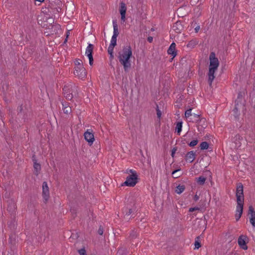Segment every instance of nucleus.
Wrapping results in <instances>:
<instances>
[{
  "label": "nucleus",
  "instance_id": "f257e3e1",
  "mask_svg": "<svg viewBox=\"0 0 255 255\" xmlns=\"http://www.w3.org/2000/svg\"><path fill=\"white\" fill-rule=\"evenodd\" d=\"M118 59L121 64L124 67L125 72H128L131 68L130 58L132 56V49L130 45H126L119 53Z\"/></svg>",
  "mask_w": 255,
  "mask_h": 255
},
{
  "label": "nucleus",
  "instance_id": "f03ea898",
  "mask_svg": "<svg viewBox=\"0 0 255 255\" xmlns=\"http://www.w3.org/2000/svg\"><path fill=\"white\" fill-rule=\"evenodd\" d=\"M63 94L66 99L71 100L74 97L78 96V87L70 83L64 86L63 88Z\"/></svg>",
  "mask_w": 255,
  "mask_h": 255
},
{
  "label": "nucleus",
  "instance_id": "7ed1b4c3",
  "mask_svg": "<svg viewBox=\"0 0 255 255\" xmlns=\"http://www.w3.org/2000/svg\"><path fill=\"white\" fill-rule=\"evenodd\" d=\"M47 5L52 13V16H55L61 11L62 2L60 0H50Z\"/></svg>",
  "mask_w": 255,
  "mask_h": 255
},
{
  "label": "nucleus",
  "instance_id": "20e7f679",
  "mask_svg": "<svg viewBox=\"0 0 255 255\" xmlns=\"http://www.w3.org/2000/svg\"><path fill=\"white\" fill-rule=\"evenodd\" d=\"M245 107L244 101L243 99V93L240 92L238 93V98L235 101V107L234 109L235 114L237 116L239 115V111L243 109Z\"/></svg>",
  "mask_w": 255,
  "mask_h": 255
},
{
  "label": "nucleus",
  "instance_id": "39448f33",
  "mask_svg": "<svg viewBox=\"0 0 255 255\" xmlns=\"http://www.w3.org/2000/svg\"><path fill=\"white\" fill-rule=\"evenodd\" d=\"M138 176L137 173H132L126 178V180L122 184L129 187H134L137 183Z\"/></svg>",
  "mask_w": 255,
  "mask_h": 255
},
{
  "label": "nucleus",
  "instance_id": "423d86ee",
  "mask_svg": "<svg viewBox=\"0 0 255 255\" xmlns=\"http://www.w3.org/2000/svg\"><path fill=\"white\" fill-rule=\"evenodd\" d=\"M236 197L237 203L244 204V195L243 185L241 183L238 184L236 190Z\"/></svg>",
  "mask_w": 255,
  "mask_h": 255
},
{
  "label": "nucleus",
  "instance_id": "0eeeda50",
  "mask_svg": "<svg viewBox=\"0 0 255 255\" xmlns=\"http://www.w3.org/2000/svg\"><path fill=\"white\" fill-rule=\"evenodd\" d=\"M74 74L78 77L79 79H84L87 76V72L86 69L83 66H76Z\"/></svg>",
  "mask_w": 255,
  "mask_h": 255
},
{
  "label": "nucleus",
  "instance_id": "6e6552de",
  "mask_svg": "<svg viewBox=\"0 0 255 255\" xmlns=\"http://www.w3.org/2000/svg\"><path fill=\"white\" fill-rule=\"evenodd\" d=\"M210 65L209 67H213L218 68L219 65V61L218 59L216 57L215 53L213 52H211L209 56Z\"/></svg>",
  "mask_w": 255,
  "mask_h": 255
},
{
  "label": "nucleus",
  "instance_id": "1a4fd4ad",
  "mask_svg": "<svg viewBox=\"0 0 255 255\" xmlns=\"http://www.w3.org/2000/svg\"><path fill=\"white\" fill-rule=\"evenodd\" d=\"M93 48L94 46L92 44H89L88 45L86 51V54H87V56L88 57L89 60V64L91 66H92L93 64Z\"/></svg>",
  "mask_w": 255,
  "mask_h": 255
},
{
  "label": "nucleus",
  "instance_id": "9d476101",
  "mask_svg": "<svg viewBox=\"0 0 255 255\" xmlns=\"http://www.w3.org/2000/svg\"><path fill=\"white\" fill-rule=\"evenodd\" d=\"M42 196L44 203H46L49 198V191L47 183L45 181L42 184Z\"/></svg>",
  "mask_w": 255,
  "mask_h": 255
},
{
  "label": "nucleus",
  "instance_id": "9b49d317",
  "mask_svg": "<svg viewBox=\"0 0 255 255\" xmlns=\"http://www.w3.org/2000/svg\"><path fill=\"white\" fill-rule=\"evenodd\" d=\"M247 239L246 236L241 235L240 236L238 240V243L240 248L244 250H247L248 248L247 245L246 240Z\"/></svg>",
  "mask_w": 255,
  "mask_h": 255
},
{
  "label": "nucleus",
  "instance_id": "f8f14e48",
  "mask_svg": "<svg viewBox=\"0 0 255 255\" xmlns=\"http://www.w3.org/2000/svg\"><path fill=\"white\" fill-rule=\"evenodd\" d=\"M218 68L209 67L208 76V83L210 86L212 85V82L215 78L214 74Z\"/></svg>",
  "mask_w": 255,
  "mask_h": 255
},
{
  "label": "nucleus",
  "instance_id": "ddd939ff",
  "mask_svg": "<svg viewBox=\"0 0 255 255\" xmlns=\"http://www.w3.org/2000/svg\"><path fill=\"white\" fill-rule=\"evenodd\" d=\"M244 203H237L235 218L236 221H238L241 217L243 212Z\"/></svg>",
  "mask_w": 255,
  "mask_h": 255
},
{
  "label": "nucleus",
  "instance_id": "4468645a",
  "mask_svg": "<svg viewBox=\"0 0 255 255\" xmlns=\"http://www.w3.org/2000/svg\"><path fill=\"white\" fill-rule=\"evenodd\" d=\"M84 136L85 140L88 142L89 144L91 145L95 140L94 134L92 132H90L87 130L85 132Z\"/></svg>",
  "mask_w": 255,
  "mask_h": 255
},
{
  "label": "nucleus",
  "instance_id": "2eb2a0df",
  "mask_svg": "<svg viewBox=\"0 0 255 255\" xmlns=\"http://www.w3.org/2000/svg\"><path fill=\"white\" fill-rule=\"evenodd\" d=\"M7 211L10 213H13L16 209V205L13 199H10L7 201Z\"/></svg>",
  "mask_w": 255,
  "mask_h": 255
},
{
  "label": "nucleus",
  "instance_id": "dca6fc26",
  "mask_svg": "<svg viewBox=\"0 0 255 255\" xmlns=\"http://www.w3.org/2000/svg\"><path fill=\"white\" fill-rule=\"evenodd\" d=\"M120 4L121 6L120 9V12L121 15V20L123 21H125L126 19L127 6L126 5V4L123 1L121 2Z\"/></svg>",
  "mask_w": 255,
  "mask_h": 255
},
{
  "label": "nucleus",
  "instance_id": "f3484780",
  "mask_svg": "<svg viewBox=\"0 0 255 255\" xmlns=\"http://www.w3.org/2000/svg\"><path fill=\"white\" fill-rule=\"evenodd\" d=\"M173 30L177 33H180L183 29V26L180 21H177L172 26Z\"/></svg>",
  "mask_w": 255,
  "mask_h": 255
},
{
  "label": "nucleus",
  "instance_id": "a211bd4d",
  "mask_svg": "<svg viewBox=\"0 0 255 255\" xmlns=\"http://www.w3.org/2000/svg\"><path fill=\"white\" fill-rule=\"evenodd\" d=\"M176 44L174 42H173L171 44L170 47H169L167 53L168 54L172 56V59L174 58L177 55V51L176 50Z\"/></svg>",
  "mask_w": 255,
  "mask_h": 255
},
{
  "label": "nucleus",
  "instance_id": "6ab92c4d",
  "mask_svg": "<svg viewBox=\"0 0 255 255\" xmlns=\"http://www.w3.org/2000/svg\"><path fill=\"white\" fill-rule=\"evenodd\" d=\"M197 123V127L199 130H201L203 128H205L207 127V122L205 118H201Z\"/></svg>",
  "mask_w": 255,
  "mask_h": 255
},
{
  "label": "nucleus",
  "instance_id": "aec40b11",
  "mask_svg": "<svg viewBox=\"0 0 255 255\" xmlns=\"http://www.w3.org/2000/svg\"><path fill=\"white\" fill-rule=\"evenodd\" d=\"M195 152L193 151L188 152L185 155V160L190 163L192 162L195 158Z\"/></svg>",
  "mask_w": 255,
  "mask_h": 255
},
{
  "label": "nucleus",
  "instance_id": "412c9836",
  "mask_svg": "<svg viewBox=\"0 0 255 255\" xmlns=\"http://www.w3.org/2000/svg\"><path fill=\"white\" fill-rule=\"evenodd\" d=\"M62 104L64 113L66 115L70 114L72 112L71 108L66 103L64 104L62 102Z\"/></svg>",
  "mask_w": 255,
  "mask_h": 255
},
{
  "label": "nucleus",
  "instance_id": "4be33fe9",
  "mask_svg": "<svg viewBox=\"0 0 255 255\" xmlns=\"http://www.w3.org/2000/svg\"><path fill=\"white\" fill-rule=\"evenodd\" d=\"M177 13L178 17H183L186 15L187 10L184 7H180L177 10Z\"/></svg>",
  "mask_w": 255,
  "mask_h": 255
},
{
  "label": "nucleus",
  "instance_id": "5701e85b",
  "mask_svg": "<svg viewBox=\"0 0 255 255\" xmlns=\"http://www.w3.org/2000/svg\"><path fill=\"white\" fill-rule=\"evenodd\" d=\"M113 27H114V34H113V36L117 37V36L119 34V32L118 31V26L117 24V20H113Z\"/></svg>",
  "mask_w": 255,
  "mask_h": 255
},
{
  "label": "nucleus",
  "instance_id": "b1692460",
  "mask_svg": "<svg viewBox=\"0 0 255 255\" xmlns=\"http://www.w3.org/2000/svg\"><path fill=\"white\" fill-rule=\"evenodd\" d=\"M185 189V186L183 184L182 185H178L175 189V192L178 194H180L182 193L184 190Z\"/></svg>",
  "mask_w": 255,
  "mask_h": 255
},
{
  "label": "nucleus",
  "instance_id": "393cba45",
  "mask_svg": "<svg viewBox=\"0 0 255 255\" xmlns=\"http://www.w3.org/2000/svg\"><path fill=\"white\" fill-rule=\"evenodd\" d=\"M33 167L34 169V174L36 175H38L39 173V171L41 170V165L37 162H35V163H33Z\"/></svg>",
  "mask_w": 255,
  "mask_h": 255
},
{
  "label": "nucleus",
  "instance_id": "a878e982",
  "mask_svg": "<svg viewBox=\"0 0 255 255\" xmlns=\"http://www.w3.org/2000/svg\"><path fill=\"white\" fill-rule=\"evenodd\" d=\"M200 116L199 115L193 114L190 118L189 121L192 122H197L201 118Z\"/></svg>",
  "mask_w": 255,
  "mask_h": 255
},
{
  "label": "nucleus",
  "instance_id": "bb28decb",
  "mask_svg": "<svg viewBox=\"0 0 255 255\" xmlns=\"http://www.w3.org/2000/svg\"><path fill=\"white\" fill-rule=\"evenodd\" d=\"M42 12L44 13L45 14H46L47 15L49 16V17L51 16H52V13L51 12L47 4H46V5L44 7H42Z\"/></svg>",
  "mask_w": 255,
  "mask_h": 255
},
{
  "label": "nucleus",
  "instance_id": "cd10ccee",
  "mask_svg": "<svg viewBox=\"0 0 255 255\" xmlns=\"http://www.w3.org/2000/svg\"><path fill=\"white\" fill-rule=\"evenodd\" d=\"M206 180V178L203 176H200L198 178H196L197 183L200 185H203L205 184Z\"/></svg>",
  "mask_w": 255,
  "mask_h": 255
},
{
  "label": "nucleus",
  "instance_id": "c85d7f7f",
  "mask_svg": "<svg viewBox=\"0 0 255 255\" xmlns=\"http://www.w3.org/2000/svg\"><path fill=\"white\" fill-rule=\"evenodd\" d=\"M248 215H250L249 218H255V211L252 205L249 207Z\"/></svg>",
  "mask_w": 255,
  "mask_h": 255
},
{
  "label": "nucleus",
  "instance_id": "c756f323",
  "mask_svg": "<svg viewBox=\"0 0 255 255\" xmlns=\"http://www.w3.org/2000/svg\"><path fill=\"white\" fill-rule=\"evenodd\" d=\"M127 250L126 248H121L118 250L116 255H127Z\"/></svg>",
  "mask_w": 255,
  "mask_h": 255
},
{
  "label": "nucleus",
  "instance_id": "7c9ffc66",
  "mask_svg": "<svg viewBox=\"0 0 255 255\" xmlns=\"http://www.w3.org/2000/svg\"><path fill=\"white\" fill-rule=\"evenodd\" d=\"M182 122H179L177 123L176 127V130L177 131V132L178 134H180L181 130H182Z\"/></svg>",
  "mask_w": 255,
  "mask_h": 255
},
{
  "label": "nucleus",
  "instance_id": "2f4dec72",
  "mask_svg": "<svg viewBox=\"0 0 255 255\" xmlns=\"http://www.w3.org/2000/svg\"><path fill=\"white\" fill-rule=\"evenodd\" d=\"M137 237V234L136 233V231H135L134 230H133L131 231V233L129 234V239L130 240H132Z\"/></svg>",
  "mask_w": 255,
  "mask_h": 255
},
{
  "label": "nucleus",
  "instance_id": "473e14b6",
  "mask_svg": "<svg viewBox=\"0 0 255 255\" xmlns=\"http://www.w3.org/2000/svg\"><path fill=\"white\" fill-rule=\"evenodd\" d=\"M198 44V42L195 40H192L189 42L187 46L190 48L194 47Z\"/></svg>",
  "mask_w": 255,
  "mask_h": 255
},
{
  "label": "nucleus",
  "instance_id": "72a5a7b5",
  "mask_svg": "<svg viewBox=\"0 0 255 255\" xmlns=\"http://www.w3.org/2000/svg\"><path fill=\"white\" fill-rule=\"evenodd\" d=\"M200 147L201 150L207 149L209 147V143L206 141L202 142L200 143Z\"/></svg>",
  "mask_w": 255,
  "mask_h": 255
},
{
  "label": "nucleus",
  "instance_id": "f704fd0d",
  "mask_svg": "<svg viewBox=\"0 0 255 255\" xmlns=\"http://www.w3.org/2000/svg\"><path fill=\"white\" fill-rule=\"evenodd\" d=\"M200 237L198 236L196 238V240L194 243L195 249H198L201 247V243L199 242Z\"/></svg>",
  "mask_w": 255,
  "mask_h": 255
},
{
  "label": "nucleus",
  "instance_id": "c9c22d12",
  "mask_svg": "<svg viewBox=\"0 0 255 255\" xmlns=\"http://www.w3.org/2000/svg\"><path fill=\"white\" fill-rule=\"evenodd\" d=\"M179 171H180V169H176L172 171V175L174 178H177L181 176V174L176 173Z\"/></svg>",
  "mask_w": 255,
  "mask_h": 255
},
{
  "label": "nucleus",
  "instance_id": "e433bc0d",
  "mask_svg": "<svg viewBox=\"0 0 255 255\" xmlns=\"http://www.w3.org/2000/svg\"><path fill=\"white\" fill-rule=\"evenodd\" d=\"M117 45V37L112 36L110 45L115 46Z\"/></svg>",
  "mask_w": 255,
  "mask_h": 255
},
{
  "label": "nucleus",
  "instance_id": "4c0bfd02",
  "mask_svg": "<svg viewBox=\"0 0 255 255\" xmlns=\"http://www.w3.org/2000/svg\"><path fill=\"white\" fill-rule=\"evenodd\" d=\"M75 64L76 66H83L82 60L80 59H75Z\"/></svg>",
  "mask_w": 255,
  "mask_h": 255
},
{
  "label": "nucleus",
  "instance_id": "58836bf2",
  "mask_svg": "<svg viewBox=\"0 0 255 255\" xmlns=\"http://www.w3.org/2000/svg\"><path fill=\"white\" fill-rule=\"evenodd\" d=\"M192 109H190L186 111L185 113V116L186 118H189L192 116V114L191 113Z\"/></svg>",
  "mask_w": 255,
  "mask_h": 255
},
{
  "label": "nucleus",
  "instance_id": "ea45409f",
  "mask_svg": "<svg viewBox=\"0 0 255 255\" xmlns=\"http://www.w3.org/2000/svg\"><path fill=\"white\" fill-rule=\"evenodd\" d=\"M156 114H157V118L159 119H160V118H161V112L159 109L158 106L157 105L156 106Z\"/></svg>",
  "mask_w": 255,
  "mask_h": 255
},
{
  "label": "nucleus",
  "instance_id": "a19ab883",
  "mask_svg": "<svg viewBox=\"0 0 255 255\" xmlns=\"http://www.w3.org/2000/svg\"><path fill=\"white\" fill-rule=\"evenodd\" d=\"M198 143V140L196 139V140H193L192 141H191L189 144L188 145L191 146V147H193V146H195Z\"/></svg>",
  "mask_w": 255,
  "mask_h": 255
},
{
  "label": "nucleus",
  "instance_id": "79ce46f5",
  "mask_svg": "<svg viewBox=\"0 0 255 255\" xmlns=\"http://www.w3.org/2000/svg\"><path fill=\"white\" fill-rule=\"evenodd\" d=\"M78 253L80 255H87L86 252L84 248L79 250Z\"/></svg>",
  "mask_w": 255,
  "mask_h": 255
},
{
  "label": "nucleus",
  "instance_id": "37998d69",
  "mask_svg": "<svg viewBox=\"0 0 255 255\" xmlns=\"http://www.w3.org/2000/svg\"><path fill=\"white\" fill-rule=\"evenodd\" d=\"M115 46L109 45L108 49V52L109 54L113 53L114 48Z\"/></svg>",
  "mask_w": 255,
  "mask_h": 255
},
{
  "label": "nucleus",
  "instance_id": "c03bdc74",
  "mask_svg": "<svg viewBox=\"0 0 255 255\" xmlns=\"http://www.w3.org/2000/svg\"><path fill=\"white\" fill-rule=\"evenodd\" d=\"M98 233L100 235H102L104 233V229L102 226L99 227V228L98 231Z\"/></svg>",
  "mask_w": 255,
  "mask_h": 255
},
{
  "label": "nucleus",
  "instance_id": "a18cd8bd",
  "mask_svg": "<svg viewBox=\"0 0 255 255\" xmlns=\"http://www.w3.org/2000/svg\"><path fill=\"white\" fill-rule=\"evenodd\" d=\"M249 218L251 224L254 227H255V217Z\"/></svg>",
  "mask_w": 255,
  "mask_h": 255
},
{
  "label": "nucleus",
  "instance_id": "49530a36",
  "mask_svg": "<svg viewBox=\"0 0 255 255\" xmlns=\"http://www.w3.org/2000/svg\"><path fill=\"white\" fill-rule=\"evenodd\" d=\"M132 212L133 210L132 209H128V212L126 213L125 216L128 217Z\"/></svg>",
  "mask_w": 255,
  "mask_h": 255
},
{
  "label": "nucleus",
  "instance_id": "de8ad7c7",
  "mask_svg": "<svg viewBox=\"0 0 255 255\" xmlns=\"http://www.w3.org/2000/svg\"><path fill=\"white\" fill-rule=\"evenodd\" d=\"M200 208L198 207H194V208H189V212H192L196 210H199Z\"/></svg>",
  "mask_w": 255,
  "mask_h": 255
},
{
  "label": "nucleus",
  "instance_id": "09e8293b",
  "mask_svg": "<svg viewBox=\"0 0 255 255\" xmlns=\"http://www.w3.org/2000/svg\"><path fill=\"white\" fill-rule=\"evenodd\" d=\"M177 150V147H174L172 149V152H171V156L172 157H174V154L175 153V152Z\"/></svg>",
  "mask_w": 255,
  "mask_h": 255
},
{
  "label": "nucleus",
  "instance_id": "8fccbe9b",
  "mask_svg": "<svg viewBox=\"0 0 255 255\" xmlns=\"http://www.w3.org/2000/svg\"><path fill=\"white\" fill-rule=\"evenodd\" d=\"M32 160L33 162V163H35V162H37V160L36 158V156L35 154L33 155L32 156Z\"/></svg>",
  "mask_w": 255,
  "mask_h": 255
},
{
  "label": "nucleus",
  "instance_id": "3c124183",
  "mask_svg": "<svg viewBox=\"0 0 255 255\" xmlns=\"http://www.w3.org/2000/svg\"><path fill=\"white\" fill-rule=\"evenodd\" d=\"M152 40H153V37L152 36H148L147 37V41L149 42H150V43L152 42Z\"/></svg>",
  "mask_w": 255,
  "mask_h": 255
},
{
  "label": "nucleus",
  "instance_id": "603ef678",
  "mask_svg": "<svg viewBox=\"0 0 255 255\" xmlns=\"http://www.w3.org/2000/svg\"><path fill=\"white\" fill-rule=\"evenodd\" d=\"M200 29V26H199V25H198V26H196V27L195 28V32H196V33H197V32L199 31V29Z\"/></svg>",
  "mask_w": 255,
  "mask_h": 255
},
{
  "label": "nucleus",
  "instance_id": "864d4df0",
  "mask_svg": "<svg viewBox=\"0 0 255 255\" xmlns=\"http://www.w3.org/2000/svg\"><path fill=\"white\" fill-rule=\"evenodd\" d=\"M128 172H130L131 173V174H132V173H136V171H133L132 170V169H130L128 171H127V173H128Z\"/></svg>",
  "mask_w": 255,
  "mask_h": 255
},
{
  "label": "nucleus",
  "instance_id": "5fc2aeb1",
  "mask_svg": "<svg viewBox=\"0 0 255 255\" xmlns=\"http://www.w3.org/2000/svg\"><path fill=\"white\" fill-rule=\"evenodd\" d=\"M199 199V196H198L197 195H195L194 197V200L195 201H197Z\"/></svg>",
  "mask_w": 255,
  "mask_h": 255
},
{
  "label": "nucleus",
  "instance_id": "6e6d98bb",
  "mask_svg": "<svg viewBox=\"0 0 255 255\" xmlns=\"http://www.w3.org/2000/svg\"><path fill=\"white\" fill-rule=\"evenodd\" d=\"M49 20L50 22H54V20L53 19L52 17H49Z\"/></svg>",
  "mask_w": 255,
  "mask_h": 255
},
{
  "label": "nucleus",
  "instance_id": "4d7b16f0",
  "mask_svg": "<svg viewBox=\"0 0 255 255\" xmlns=\"http://www.w3.org/2000/svg\"><path fill=\"white\" fill-rule=\"evenodd\" d=\"M70 34V30H68L66 32V37L68 38Z\"/></svg>",
  "mask_w": 255,
  "mask_h": 255
},
{
  "label": "nucleus",
  "instance_id": "13d9d810",
  "mask_svg": "<svg viewBox=\"0 0 255 255\" xmlns=\"http://www.w3.org/2000/svg\"><path fill=\"white\" fill-rule=\"evenodd\" d=\"M110 55V58L113 59L114 58L113 53L109 54Z\"/></svg>",
  "mask_w": 255,
  "mask_h": 255
},
{
  "label": "nucleus",
  "instance_id": "bf43d9fd",
  "mask_svg": "<svg viewBox=\"0 0 255 255\" xmlns=\"http://www.w3.org/2000/svg\"><path fill=\"white\" fill-rule=\"evenodd\" d=\"M35 0L39 1V2H43V1H44V0Z\"/></svg>",
  "mask_w": 255,
  "mask_h": 255
},
{
  "label": "nucleus",
  "instance_id": "052dcab7",
  "mask_svg": "<svg viewBox=\"0 0 255 255\" xmlns=\"http://www.w3.org/2000/svg\"><path fill=\"white\" fill-rule=\"evenodd\" d=\"M67 38H68L66 37V38L65 39L64 42V43H66V42H67Z\"/></svg>",
  "mask_w": 255,
  "mask_h": 255
},
{
  "label": "nucleus",
  "instance_id": "680f3d73",
  "mask_svg": "<svg viewBox=\"0 0 255 255\" xmlns=\"http://www.w3.org/2000/svg\"><path fill=\"white\" fill-rule=\"evenodd\" d=\"M22 109V106H21L20 107V111H21Z\"/></svg>",
  "mask_w": 255,
  "mask_h": 255
},
{
  "label": "nucleus",
  "instance_id": "e2e57ef3",
  "mask_svg": "<svg viewBox=\"0 0 255 255\" xmlns=\"http://www.w3.org/2000/svg\"><path fill=\"white\" fill-rule=\"evenodd\" d=\"M1 115H2V112H1V111L0 110V116H1Z\"/></svg>",
  "mask_w": 255,
  "mask_h": 255
}]
</instances>
